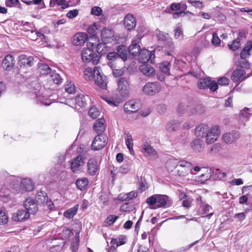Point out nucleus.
Returning a JSON list of instances; mask_svg holds the SVG:
<instances>
[{"mask_svg":"<svg viewBox=\"0 0 252 252\" xmlns=\"http://www.w3.org/2000/svg\"><path fill=\"white\" fill-rule=\"evenodd\" d=\"M207 132L212 134V135H215L216 137H219L220 134L219 127L218 126H212L210 129H208Z\"/></svg>","mask_w":252,"mask_h":252,"instance_id":"nucleus-49","label":"nucleus"},{"mask_svg":"<svg viewBox=\"0 0 252 252\" xmlns=\"http://www.w3.org/2000/svg\"><path fill=\"white\" fill-rule=\"evenodd\" d=\"M153 51L150 52L147 49H142L139 54V60L141 63H146L149 61L152 58V57L154 55V53L153 54Z\"/></svg>","mask_w":252,"mask_h":252,"instance_id":"nucleus-25","label":"nucleus"},{"mask_svg":"<svg viewBox=\"0 0 252 252\" xmlns=\"http://www.w3.org/2000/svg\"><path fill=\"white\" fill-rule=\"evenodd\" d=\"M191 147L195 152H200L203 148V142L198 139H195L191 143Z\"/></svg>","mask_w":252,"mask_h":252,"instance_id":"nucleus-38","label":"nucleus"},{"mask_svg":"<svg viewBox=\"0 0 252 252\" xmlns=\"http://www.w3.org/2000/svg\"><path fill=\"white\" fill-rule=\"evenodd\" d=\"M125 135H126L125 141H126V144L127 148V147L130 148V147H133V139H132L131 135L128 132L125 133Z\"/></svg>","mask_w":252,"mask_h":252,"instance_id":"nucleus-48","label":"nucleus"},{"mask_svg":"<svg viewBox=\"0 0 252 252\" xmlns=\"http://www.w3.org/2000/svg\"><path fill=\"white\" fill-rule=\"evenodd\" d=\"M101 68L99 67L95 66L94 68L93 75L96 83L102 89H106L107 81L106 77L100 74Z\"/></svg>","mask_w":252,"mask_h":252,"instance_id":"nucleus-5","label":"nucleus"},{"mask_svg":"<svg viewBox=\"0 0 252 252\" xmlns=\"http://www.w3.org/2000/svg\"><path fill=\"white\" fill-rule=\"evenodd\" d=\"M229 80L225 77H222L220 78L218 80V83L220 85H228L229 84Z\"/></svg>","mask_w":252,"mask_h":252,"instance_id":"nucleus-64","label":"nucleus"},{"mask_svg":"<svg viewBox=\"0 0 252 252\" xmlns=\"http://www.w3.org/2000/svg\"><path fill=\"white\" fill-rule=\"evenodd\" d=\"M84 161L82 156L78 155L73 159L71 162V169L73 172H75L81 169V167L84 165Z\"/></svg>","mask_w":252,"mask_h":252,"instance_id":"nucleus-19","label":"nucleus"},{"mask_svg":"<svg viewBox=\"0 0 252 252\" xmlns=\"http://www.w3.org/2000/svg\"><path fill=\"white\" fill-rule=\"evenodd\" d=\"M24 206L29 214H35L38 210V203L34 199L27 198L24 203Z\"/></svg>","mask_w":252,"mask_h":252,"instance_id":"nucleus-11","label":"nucleus"},{"mask_svg":"<svg viewBox=\"0 0 252 252\" xmlns=\"http://www.w3.org/2000/svg\"><path fill=\"white\" fill-rule=\"evenodd\" d=\"M114 32L111 29L104 28L101 32V39L104 43L111 42L114 37Z\"/></svg>","mask_w":252,"mask_h":252,"instance_id":"nucleus-15","label":"nucleus"},{"mask_svg":"<svg viewBox=\"0 0 252 252\" xmlns=\"http://www.w3.org/2000/svg\"><path fill=\"white\" fill-rule=\"evenodd\" d=\"M99 169V165L96 159L90 158L88 162V173L90 175H94Z\"/></svg>","mask_w":252,"mask_h":252,"instance_id":"nucleus-20","label":"nucleus"},{"mask_svg":"<svg viewBox=\"0 0 252 252\" xmlns=\"http://www.w3.org/2000/svg\"><path fill=\"white\" fill-rule=\"evenodd\" d=\"M30 214L25 210H18L12 214L11 219L15 221H24L29 218Z\"/></svg>","mask_w":252,"mask_h":252,"instance_id":"nucleus-16","label":"nucleus"},{"mask_svg":"<svg viewBox=\"0 0 252 252\" xmlns=\"http://www.w3.org/2000/svg\"><path fill=\"white\" fill-rule=\"evenodd\" d=\"M34 95L35 96L37 103H40L41 104L46 106H49L52 103L50 100L48 99L45 96H43L40 92H36Z\"/></svg>","mask_w":252,"mask_h":252,"instance_id":"nucleus-30","label":"nucleus"},{"mask_svg":"<svg viewBox=\"0 0 252 252\" xmlns=\"http://www.w3.org/2000/svg\"><path fill=\"white\" fill-rule=\"evenodd\" d=\"M238 66L241 68L249 69L250 68V64L248 61L246 59H238L237 62Z\"/></svg>","mask_w":252,"mask_h":252,"instance_id":"nucleus-44","label":"nucleus"},{"mask_svg":"<svg viewBox=\"0 0 252 252\" xmlns=\"http://www.w3.org/2000/svg\"><path fill=\"white\" fill-rule=\"evenodd\" d=\"M88 114L93 119H96L100 115V112L97 108L92 107L89 109Z\"/></svg>","mask_w":252,"mask_h":252,"instance_id":"nucleus-46","label":"nucleus"},{"mask_svg":"<svg viewBox=\"0 0 252 252\" xmlns=\"http://www.w3.org/2000/svg\"><path fill=\"white\" fill-rule=\"evenodd\" d=\"M170 9L172 11L179 10L182 8L181 3H172L170 5Z\"/></svg>","mask_w":252,"mask_h":252,"instance_id":"nucleus-60","label":"nucleus"},{"mask_svg":"<svg viewBox=\"0 0 252 252\" xmlns=\"http://www.w3.org/2000/svg\"><path fill=\"white\" fill-rule=\"evenodd\" d=\"M181 195L182 196L181 198L182 199H183V197H186V199L183 200L182 201V205L185 208H189L191 203L192 199L190 198H187V196L185 194H182Z\"/></svg>","mask_w":252,"mask_h":252,"instance_id":"nucleus-50","label":"nucleus"},{"mask_svg":"<svg viewBox=\"0 0 252 252\" xmlns=\"http://www.w3.org/2000/svg\"><path fill=\"white\" fill-rule=\"evenodd\" d=\"M15 62L14 57L11 55L8 54L2 60V66L5 70L10 71L13 68Z\"/></svg>","mask_w":252,"mask_h":252,"instance_id":"nucleus-18","label":"nucleus"},{"mask_svg":"<svg viewBox=\"0 0 252 252\" xmlns=\"http://www.w3.org/2000/svg\"><path fill=\"white\" fill-rule=\"evenodd\" d=\"M212 210V207L208 204L203 205L200 208V212L201 214H206Z\"/></svg>","mask_w":252,"mask_h":252,"instance_id":"nucleus-51","label":"nucleus"},{"mask_svg":"<svg viewBox=\"0 0 252 252\" xmlns=\"http://www.w3.org/2000/svg\"><path fill=\"white\" fill-rule=\"evenodd\" d=\"M240 137V134L239 131L232 130L223 134V140L226 144H231L237 140Z\"/></svg>","mask_w":252,"mask_h":252,"instance_id":"nucleus-14","label":"nucleus"},{"mask_svg":"<svg viewBox=\"0 0 252 252\" xmlns=\"http://www.w3.org/2000/svg\"><path fill=\"white\" fill-rule=\"evenodd\" d=\"M75 86L74 84H68L65 87V90L69 94H73L75 92Z\"/></svg>","mask_w":252,"mask_h":252,"instance_id":"nucleus-62","label":"nucleus"},{"mask_svg":"<svg viewBox=\"0 0 252 252\" xmlns=\"http://www.w3.org/2000/svg\"><path fill=\"white\" fill-rule=\"evenodd\" d=\"M88 39V35L84 32H77L72 37V44L75 46H82Z\"/></svg>","mask_w":252,"mask_h":252,"instance_id":"nucleus-13","label":"nucleus"},{"mask_svg":"<svg viewBox=\"0 0 252 252\" xmlns=\"http://www.w3.org/2000/svg\"><path fill=\"white\" fill-rule=\"evenodd\" d=\"M33 63V58L24 54L19 57L18 64L20 66H31Z\"/></svg>","mask_w":252,"mask_h":252,"instance_id":"nucleus-21","label":"nucleus"},{"mask_svg":"<svg viewBox=\"0 0 252 252\" xmlns=\"http://www.w3.org/2000/svg\"><path fill=\"white\" fill-rule=\"evenodd\" d=\"M39 70L40 74L47 75L51 72V68L48 65L44 63H41L39 66Z\"/></svg>","mask_w":252,"mask_h":252,"instance_id":"nucleus-42","label":"nucleus"},{"mask_svg":"<svg viewBox=\"0 0 252 252\" xmlns=\"http://www.w3.org/2000/svg\"><path fill=\"white\" fill-rule=\"evenodd\" d=\"M51 80L56 84H60L63 82V79L61 74L54 71L50 76Z\"/></svg>","mask_w":252,"mask_h":252,"instance_id":"nucleus-39","label":"nucleus"},{"mask_svg":"<svg viewBox=\"0 0 252 252\" xmlns=\"http://www.w3.org/2000/svg\"><path fill=\"white\" fill-rule=\"evenodd\" d=\"M88 184L89 180L87 178L78 179L76 182L77 187L81 190L86 189V187L88 185Z\"/></svg>","mask_w":252,"mask_h":252,"instance_id":"nucleus-36","label":"nucleus"},{"mask_svg":"<svg viewBox=\"0 0 252 252\" xmlns=\"http://www.w3.org/2000/svg\"><path fill=\"white\" fill-rule=\"evenodd\" d=\"M160 88V85L158 82H148L144 86L142 91L146 94L154 95L159 92Z\"/></svg>","mask_w":252,"mask_h":252,"instance_id":"nucleus-6","label":"nucleus"},{"mask_svg":"<svg viewBox=\"0 0 252 252\" xmlns=\"http://www.w3.org/2000/svg\"><path fill=\"white\" fill-rule=\"evenodd\" d=\"M81 58L84 63H92L93 64H97L100 60V55L96 54L94 51L90 48H84L81 52Z\"/></svg>","mask_w":252,"mask_h":252,"instance_id":"nucleus-2","label":"nucleus"},{"mask_svg":"<svg viewBox=\"0 0 252 252\" xmlns=\"http://www.w3.org/2000/svg\"><path fill=\"white\" fill-rule=\"evenodd\" d=\"M124 25L127 31L134 29L136 25V21L133 15L131 14H127L124 19Z\"/></svg>","mask_w":252,"mask_h":252,"instance_id":"nucleus-17","label":"nucleus"},{"mask_svg":"<svg viewBox=\"0 0 252 252\" xmlns=\"http://www.w3.org/2000/svg\"><path fill=\"white\" fill-rule=\"evenodd\" d=\"M30 36H31V39L34 41L36 40L38 37L42 39L45 37V35L43 33L40 32L37 30H31V35Z\"/></svg>","mask_w":252,"mask_h":252,"instance_id":"nucleus-43","label":"nucleus"},{"mask_svg":"<svg viewBox=\"0 0 252 252\" xmlns=\"http://www.w3.org/2000/svg\"><path fill=\"white\" fill-rule=\"evenodd\" d=\"M209 126L204 124H201L195 128V134L196 136L204 137L208 130Z\"/></svg>","mask_w":252,"mask_h":252,"instance_id":"nucleus-27","label":"nucleus"},{"mask_svg":"<svg viewBox=\"0 0 252 252\" xmlns=\"http://www.w3.org/2000/svg\"><path fill=\"white\" fill-rule=\"evenodd\" d=\"M20 188L26 191H31L34 189V186L30 179H24L22 180Z\"/></svg>","mask_w":252,"mask_h":252,"instance_id":"nucleus-29","label":"nucleus"},{"mask_svg":"<svg viewBox=\"0 0 252 252\" xmlns=\"http://www.w3.org/2000/svg\"><path fill=\"white\" fill-rule=\"evenodd\" d=\"M192 169L191 163L185 160L177 161V175L179 176H185L188 175Z\"/></svg>","mask_w":252,"mask_h":252,"instance_id":"nucleus-4","label":"nucleus"},{"mask_svg":"<svg viewBox=\"0 0 252 252\" xmlns=\"http://www.w3.org/2000/svg\"><path fill=\"white\" fill-rule=\"evenodd\" d=\"M146 203L151 206V209H156L169 207L172 205V201L166 195L156 194L147 198Z\"/></svg>","mask_w":252,"mask_h":252,"instance_id":"nucleus-1","label":"nucleus"},{"mask_svg":"<svg viewBox=\"0 0 252 252\" xmlns=\"http://www.w3.org/2000/svg\"><path fill=\"white\" fill-rule=\"evenodd\" d=\"M102 10L101 8L98 6L92 7L91 11V13L95 16H100L102 14Z\"/></svg>","mask_w":252,"mask_h":252,"instance_id":"nucleus-55","label":"nucleus"},{"mask_svg":"<svg viewBox=\"0 0 252 252\" xmlns=\"http://www.w3.org/2000/svg\"><path fill=\"white\" fill-rule=\"evenodd\" d=\"M170 66L171 63L170 62H164L159 64V68L163 73L169 75Z\"/></svg>","mask_w":252,"mask_h":252,"instance_id":"nucleus-40","label":"nucleus"},{"mask_svg":"<svg viewBox=\"0 0 252 252\" xmlns=\"http://www.w3.org/2000/svg\"><path fill=\"white\" fill-rule=\"evenodd\" d=\"M180 123L177 120H171L166 125V130L169 132L176 131L180 126Z\"/></svg>","mask_w":252,"mask_h":252,"instance_id":"nucleus-31","label":"nucleus"},{"mask_svg":"<svg viewBox=\"0 0 252 252\" xmlns=\"http://www.w3.org/2000/svg\"><path fill=\"white\" fill-rule=\"evenodd\" d=\"M118 218V216L110 215L107 217L106 221L109 224V225H112L116 221Z\"/></svg>","mask_w":252,"mask_h":252,"instance_id":"nucleus-56","label":"nucleus"},{"mask_svg":"<svg viewBox=\"0 0 252 252\" xmlns=\"http://www.w3.org/2000/svg\"><path fill=\"white\" fill-rule=\"evenodd\" d=\"M142 150L146 156L150 158L157 156V152L148 142H145L142 144Z\"/></svg>","mask_w":252,"mask_h":252,"instance_id":"nucleus-22","label":"nucleus"},{"mask_svg":"<svg viewBox=\"0 0 252 252\" xmlns=\"http://www.w3.org/2000/svg\"><path fill=\"white\" fill-rule=\"evenodd\" d=\"M99 199L105 205L108 204L109 198L106 193H102L99 197Z\"/></svg>","mask_w":252,"mask_h":252,"instance_id":"nucleus-63","label":"nucleus"},{"mask_svg":"<svg viewBox=\"0 0 252 252\" xmlns=\"http://www.w3.org/2000/svg\"><path fill=\"white\" fill-rule=\"evenodd\" d=\"M118 90L123 97H127L129 94V84L124 78L121 77L118 80Z\"/></svg>","mask_w":252,"mask_h":252,"instance_id":"nucleus-10","label":"nucleus"},{"mask_svg":"<svg viewBox=\"0 0 252 252\" xmlns=\"http://www.w3.org/2000/svg\"><path fill=\"white\" fill-rule=\"evenodd\" d=\"M106 44L103 42L97 44V45L92 43V47H94L95 46L96 51V54H99L101 57L102 55L105 54L108 50V47Z\"/></svg>","mask_w":252,"mask_h":252,"instance_id":"nucleus-34","label":"nucleus"},{"mask_svg":"<svg viewBox=\"0 0 252 252\" xmlns=\"http://www.w3.org/2000/svg\"><path fill=\"white\" fill-rule=\"evenodd\" d=\"M76 103L81 108H85L87 106L86 97L84 94H80L75 97Z\"/></svg>","mask_w":252,"mask_h":252,"instance_id":"nucleus-35","label":"nucleus"},{"mask_svg":"<svg viewBox=\"0 0 252 252\" xmlns=\"http://www.w3.org/2000/svg\"><path fill=\"white\" fill-rule=\"evenodd\" d=\"M20 4V2L19 0H6L5 1V4L7 7H13L15 4Z\"/></svg>","mask_w":252,"mask_h":252,"instance_id":"nucleus-61","label":"nucleus"},{"mask_svg":"<svg viewBox=\"0 0 252 252\" xmlns=\"http://www.w3.org/2000/svg\"><path fill=\"white\" fill-rule=\"evenodd\" d=\"M8 221V217L5 213L0 210V225L6 224Z\"/></svg>","mask_w":252,"mask_h":252,"instance_id":"nucleus-53","label":"nucleus"},{"mask_svg":"<svg viewBox=\"0 0 252 252\" xmlns=\"http://www.w3.org/2000/svg\"><path fill=\"white\" fill-rule=\"evenodd\" d=\"M156 36L158 38V39L160 41H165L167 39L168 34L166 33H164L163 32L160 31L158 29H157L156 31Z\"/></svg>","mask_w":252,"mask_h":252,"instance_id":"nucleus-45","label":"nucleus"},{"mask_svg":"<svg viewBox=\"0 0 252 252\" xmlns=\"http://www.w3.org/2000/svg\"><path fill=\"white\" fill-rule=\"evenodd\" d=\"M139 70L144 75L147 76H151L154 72V68L150 65L143 64L139 66Z\"/></svg>","mask_w":252,"mask_h":252,"instance_id":"nucleus-33","label":"nucleus"},{"mask_svg":"<svg viewBox=\"0 0 252 252\" xmlns=\"http://www.w3.org/2000/svg\"><path fill=\"white\" fill-rule=\"evenodd\" d=\"M116 53L118 55L119 59L121 58L123 61L125 62L127 60L129 52L128 49L126 46L121 45L117 47Z\"/></svg>","mask_w":252,"mask_h":252,"instance_id":"nucleus-26","label":"nucleus"},{"mask_svg":"<svg viewBox=\"0 0 252 252\" xmlns=\"http://www.w3.org/2000/svg\"><path fill=\"white\" fill-rule=\"evenodd\" d=\"M141 40V38L133 40L131 45L128 48L129 53H130L133 56H137L139 55L140 52V46L138 45V43Z\"/></svg>","mask_w":252,"mask_h":252,"instance_id":"nucleus-23","label":"nucleus"},{"mask_svg":"<svg viewBox=\"0 0 252 252\" xmlns=\"http://www.w3.org/2000/svg\"><path fill=\"white\" fill-rule=\"evenodd\" d=\"M78 209V205H75L73 207L67 210L64 212L63 215L67 218H72L77 213Z\"/></svg>","mask_w":252,"mask_h":252,"instance_id":"nucleus-37","label":"nucleus"},{"mask_svg":"<svg viewBox=\"0 0 252 252\" xmlns=\"http://www.w3.org/2000/svg\"><path fill=\"white\" fill-rule=\"evenodd\" d=\"M205 137H206V142L208 144L213 143L218 138L215 135H212V134L208 133V132L206 133Z\"/></svg>","mask_w":252,"mask_h":252,"instance_id":"nucleus-47","label":"nucleus"},{"mask_svg":"<svg viewBox=\"0 0 252 252\" xmlns=\"http://www.w3.org/2000/svg\"><path fill=\"white\" fill-rule=\"evenodd\" d=\"M188 110V106L184 103H181L178 105L177 111L179 113L183 114Z\"/></svg>","mask_w":252,"mask_h":252,"instance_id":"nucleus-57","label":"nucleus"},{"mask_svg":"<svg viewBox=\"0 0 252 252\" xmlns=\"http://www.w3.org/2000/svg\"><path fill=\"white\" fill-rule=\"evenodd\" d=\"M107 59L108 60V65L112 69L116 68L115 62L119 59L117 53L116 52H109L107 55Z\"/></svg>","mask_w":252,"mask_h":252,"instance_id":"nucleus-28","label":"nucleus"},{"mask_svg":"<svg viewBox=\"0 0 252 252\" xmlns=\"http://www.w3.org/2000/svg\"><path fill=\"white\" fill-rule=\"evenodd\" d=\"M35 199L38 204L46 205L50 209L54 207L53 201L51 199H49L45 192L43 191H38L35 196Z\"/></svg>","mask_w":252,"mask_h":252,"instance_id":"nucleus-7","label":"nucleus"},{"mask_svg":"<svg viewBox=\"0 0 252 252\" xmlns=\"http://www.w3.org/2000/svg\"><path fill=\"white\" fill-rule=\"evenodd\" d=\"M141 108V103L138 100H130L125 103L124 109L126 112L133 113L136 112Z\"/></svg>","mask_w":252,"mask_h":252,"instance_id":"nucleus-9","label":"nucleus"},{"mask_svg":"<svg viewBox=\"0 0 252 252\" xmlns=\"http://www.w3.org/2000/svg\"><path fill=\"white\" fill-rule=\"evenodd\" d=\"M96 24L95 23L89 26L87 28V32L89 34L94 35L97 30Z\"/></svg>","mask_w":252,"mask_h":252,"instance_id":"nucleus-52","label":"nucleus"},{"mask_svg":"<svg viewBox=\"0 0 252 252\" xmlns=\"http://www.w3.org/2000/svg\"><path fill=\"white\" fill-rule=\"evenodd\" d=\"M166 168L167 170L172 173L173 175H177V160L176 159H170L168 160L166 163Z\"/></svg>","mask_w":252,"mask_h":252,"instance_id":"nucleus-32","label":"nucleus"},{"mask_svg":"<svg viewBox=\"0 0 252 252\" xmlns=\"http://www.w3.org/2000/svg\"><path fill=\"white\" fill-rule=\"evenodd\" d=\"M188 2L192 4L196 8H201L203 6L202 2L200 0H188Z\"/></svg>","mask_w":252,"mask_h":252,"instance_id":"nucleus-58","label":"nucleus"},{"mask_svg":"<svg viewBox=\"0 0 252 252\" xmlns=\"http://www.w3.org/2000/svg\"><path fill=\"white\" fill-rule=\"evenodd\" d=\"M212 43L214 45L216 46H219L220 43V40L219 37L217 33L216 32H213V33Z\"/></svg>","mask_w":252,"mask_h":252,"instance_id":"nucleus-54","label":"nucleus"},{"mask_svg":"<svg viewBox=\"0 0 252 252\" xmlns=\"http://www.w3.org/2000/svg\"><path fill=\"white\" fill-rule=\"evenodd\" d=\"M174 38L179 40H183L184 38V33L183 29L181 26H177L174 30Z\"/></svg>","mask_w":252,"mask_h":252,"instance_id":"nucleus-41","label":"nucleus"},{"mask_svg":"<svg viewBox=\"0 0 252 252\" xmlns=\"http://www.w3.org/2000/svg\"><path fill=\"white\" fill-rule=\"evenodd\" d=\"M107 143V136L103 134H99L93 141L91 147L94 151H98L103 148Z\"/></svg>","mask_w":252,"mask_h":252,"instance_id":"nucleus-8","label":"nucleus"},{"mask_svg":"<svg viewBox=\"0 0 252 252\" xmlns=\"http://www.w3.org/2000/svg\"><path fill=\"white\" fill-rule=\"evenodd\" d=\"M246 74L244 70L240 68H236L232 72L231 79L235 83L241 82L250 76H246Z\"/></svg>","mask_w":252,"mask_h":252,"instance_id":"nucleus-12","label":"nucleus"},{"mask_svg":"<svg viewBox=\"0 0 252 252\" xmlns=\"http://www.w3.org/2000/svg\"><path fill=\"white\" fill-rule=\"evenodd\" d=\"M78 14V10L77 9H74L68 12L66 14V16L70 19H73L76 17Z\"/></svg>","mask_w":252,"mask_h":252,"instance_id":"nucleus-59","label":"nucleus"},{"mask_svg":"<svg viewBox=\"0 0 252 252\" xmlns=\"http://www.w3.org/2000/svg\"><path fill=\"white\" fill-rule=\"evenodd\" d=\"M199 89L204 90L209 88L211 91L215 92L218 89V85L215 81H212L210 78H200L197 83Z\"/></svg>","mask_w":252,"mask_h":252,"instance_id":"nucleus-3","label":"nucleus"},{"mask_svg":"<svg viewBox=\"0 0 252 252\" xmlns=\"http://www.w3.org/2000/svg\"><path fill=\"white\" fill-rule=\"evenodd\" d=\"M105 121L103 118L97 120L94 123L93 128L94 130L97 133V135L102 134V133L106 128L105 125Z\"/></svg>","mask_w":252,"mask_h":252,"instance_id":"nucleus-24","label":"nucleus"}]
</instances>
